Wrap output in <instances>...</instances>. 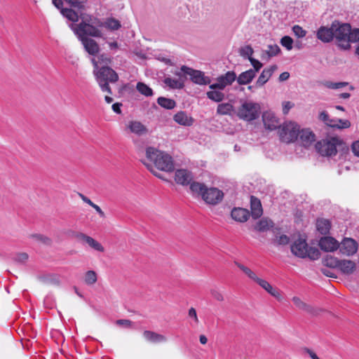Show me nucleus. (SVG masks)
<instances>
[{
  "instance_id": "nucleus-1",
  "label": "nucleus",
  "mask_w": 359,
  "mask_h": 359,
  "mask_svg": "<svg viewBox=\"0 0 359 359\" xmlns=\"http://www.w3.org/2000/svg\"><path fill=\"white\" fill-rule=\"evenodd\" d=\"M146 161H142L143 164L156 177L166 180L163 176L154 169V166L158 170L170 172L175 169L172 158L169 154L160 151L154 147H149L146 149Z\"/></svg>"
},
{
  "instance_id": "nucleus-2",
  "label": "nucleus",
  "mask_w": 359,
  "mask_h": 359,
  "mask_svg": "<svg viewBox=\"0 0 359 359\" xmlns=\"http://www.w3.org/2000/svg\"><path fill=\"white\" fill-rule=\"evenodd\" d=\"M102 26L103 23L100 20L97 19H94L93 20L90 19L88 22L86 20H82L77 25L72 24L70 27L79 39H82L88 38V36L102 37V34L99 28Z\"/></svg>"
},
{
  "instance_id": "nucleus-3",
  "label": "nucleus",
  "mask_w": 359,
  "mask_h": 359,
  "mask_svg": "<svg viewBox=\"0 0 359 359\" xmlns=\"http://www.w3.org/2000/svg\"><path fill=\"white\" fill-rule=\"evenodd\" d=\"M93 73L102 91L112 94L109 83H114L118 80V74L109 66H102L98 70H94Z\"/></svg>"
},
{
  "instance_id": "nucleus-4",
  "label": "nucleus",
  "mask_w": 359,
  "mask_h": 359,
  "mask_svg": "<svg viewBox=\"0 0 359 359\" xmlns=\"http://www.w3.org/2000/svg\"><path fill=\"white\" fill-rule=\"evenodd\" d=\"M344 142L337 137L323 139L316 144L318 152L323 156H335L337 153V147L342 146Z\"/></svg>"
},
{
  "instance_id": "nucleus-5",
  "label": "nucleus",
  "mask_w": 359,
  "mask_h": 359,
  "mask_svg": "<svg viewBox=\"0 0 359 359\" xmlns=\"http://www.w3.org/2000/svg\"><path fill=\"white\" fill-rule=\"evenodd\" d=\"M351 26L348 23H340L338 21L332 22L334 38L337 40L338 46L342 50H349L351 48V44L347 42Z\"/></svg>"
},
{
  "instance_id": "nucleus-6",
  "label": "nucleus",
  "mask_w": 359,
  "mask_h": 359,
  "mask_svg": "<svg viewBox=\"0 0 359 359\" xmlns=\"http://www.w3.org/2000/svg\"><path fill=\"white\" fill-rule=\"evenodd\" d=\"M292 252L297 257L305 258L306 257L311 259H317L320 253L317 248H309L305 239L299 238L291 245Z\"/></svg>"
},
{
  "instance_id": "nucleus-7",
  "label": "nucleus",
  "mask_w": 359,
  "mask_h": 359,
  "mask_svg": "<svg viewBox=\"0 0 359 359\" xmlns=\"http://www.w3.org/2000/svg\"><path fill=\"white\" fill-rule=\"evenodd\" d=\"M260 106L253 102H245L238 109L237 116L246 121H252L259 118Z\"/></svg>"
},
{
  "instance_id": "nucleus-8",
  "label": "nucleus",
  "mask_w": 359,
  "mask_h": 359,
  "mask_svg": "<svg viewBox=\"0 0 359 359\" xmlns=\"http://www.w3.org/2000/svg\"><path fill=\"white\" fill-rule=\"evenodd\" d=\"M299 126L294 122H288L283 124L279 129V135L283 142L289 143L298 139Z\"/></svg>"
},
{
  "instance_id": "nucleus-9",
  "label": "nucleus",
  "mask_w": 359,
  "mask_h": 359,
  "mask_svg": "<svg viewBox=\"0 0 359 359\" xmlns=\"http://www.w3.org/2000/svg\"><path fill=\"white\" fill-rule=\"evenodd\" d=\"M180 70L184 75L189 76L190 80L197 85L204 86L210 85L211 79L205 75L203 72L200 70L194 69L187 66L183 65L181 67Z\"/></svg>"
},
{
  "instance_id": "nucleus-10",
  "label": "nucleus",
  "mask_w": 359,
  "mask_h": 359,
  "mask_svg": "<svg viewBox=\"0 0 359 359\" xmlns=\"http://www.w3.org/2000/svg\"><path fill=\"white\" fill-rule=\"evenodd\" d=\"M236 79V74L233 71H229L226 74L218 76L217 82L209 86L210 89L218 88L224 90L226 86L231 85Z\"/></svg>"
},
{
  "instance_id": "nucleus-11",
  "label": "nucleus",
  "mask_w": 359,
  "mask_h": 359,
  "mask_svg": "<svg viewBox=\"0 0 359 359\" xmlns=\"http://www.w3.org/2000/svg\"><path fill=\"white\" fill-rule=\"evenodd\" d=\"M224 197L223 192L217 188H206L203 200L208 204L216 205L220 203Z\"/></svg>"
},
{
  "instance_id": "nucleus-12",
  "label": "nucleus",
  "mask_w": 359,
  "mask_h": 359,
  "mask_svg": "<svg viewBox=\"0 0 359 359\" xmlns=\"http://www.w3.org/2000/svg\"><path fill=\"white\" fill-rule=\"evenodd\" d=\"M339 252L346 256H352L357 252L358 243L351 238H344L339 244Z\"/></svg>"
},
{
  "instance_id": "nucleus-13",
  "label": "nucleus",
  "mask_w": 359,
  "mask_h": 359,
  "mask_svg": "<svg viewBox=\"0 0 359 359\" xmlns=\"http://www.w3.org/2000/svg\"><path fill=\"white\" fill-rule=\"evenodd\" d=\"M262 120L265 128L269 130H273L280 126L278 118L272 111L264 112Z\"/></svg>"
},
{
  "instance_id": "nucleus-14",
  "label": "nucleus",
  "mask_w": 359,
  "mask_h": 359,
  "mask_svg": "<svg viewBox=\"0 0 359 359\" xmlns=\"http://www.w3.org/2000/svg\"><path fill=\"white\" fill-rule=\"evenodd\" d=\"M277 69L278 66L276 65H273L269 67L264 68L259 76L255 83V86L257 88L262 87L270 79Z\"/></svg>"
},
{
  "instance_id": "nucleus-15",
  "label": "nucleus",
  "mask_w": 359,
  "mask_h": 359,
  "mask_svg": "<svg viewBox=\"0 0 359 359\" xmlns=\"http://www.w3.org/2000/svg\"><path fill=\"white\" fill-rule=\"evenodd\" d=\"M320 249L325 252H333L339 247L338 241L332 237L325 236L319 241Z\"/></svg>"
},
{
  "instance_id": "nucleus-16",
  "label": "nucleus",
  "mask_w": 359,
  "mask_h": 359,
  "mask_svg": "<svg viewBox=\"0 0 359 359\" xmlns=\"http://www.w3.org/2000/svg\"><path fill=\"white\" fill-rule=\"evenodd\" d=\"M175 180L179 184L187 186L189 185L193 180V176L190 171L185 169H179L175 172Z\"/></svg>"
},
{
  "instance_id": "nucleus-17",
  "label": "nucleus",
  "mask_w": 359,
  "mask_h": 359,
  "mask_svg": "<svg viewBox=\"0 0 359 359\" xmlns=\"http://www.w3.org/2000/svg\"><path fill=\"white\" fill-rule=\"evenodd\" d=\"M79 39L81 41L85 50L88 54L95 55L99 53L100 47L95 40L90 38H82Z\"/></svg>"
},
{
  "instance_id": "nucleus-18",
  "label": "nucleus",
  "mask_w": 359,
  "mask_h": 359,
  "mask_svg": "<svg viewBox=\"0 0 359 359\" xmlns=\"http://www.w3.org/2000/svg\"><path fill=\"white\" fill-rule=\"evenodd\" d=\"M317 38L324 43H329L334 39L332 25L330 27L322 26L317 31Z\"/></svg>"
},
{
  "instance_id": "nucleus-19",
  "label": "nucleus",
  "mask_w": 359,
  "mask_h": 359,
  "mask_svg": "<svg viewBox=\"0 0 359 359\" xmlns=\"http://www.w3.org/2000/svg\"><path fill=\"white\" fill-rule=\"evenodd\" d=\"M127 128L130 131L138 136L146 135L148 133V129L141 122L137 121H130L127 124Z\"/></svg>"
},
{
  "instance_id": "nucleus-20",
  "label": "nucleus",
  "mask_w": 359,
  "mask_h": 359,
  "mask_svg": "<svg viewBox=\"0 0 359 359\" xmlns=\"http://www.w3.org/2000/svg\"><path fill=\"white\" fill-rule=\"evenodd\" d=\"M256 283L264 290H265L268 293H269L271 296L276 298L278 300L280 301L282 299L283 297L279 290L276 288H273L272 285L266 280L259 278Z\"/></svg>"
},
{
  "instance_id": "nucleus-21",
  "label": "nucleus",
  "mask_w": 359,
  "mask_h": 359,
  "mask_svg": "<svg viewBox=\"0 0 359 359\" xmlns=\"http://www.w3.org/2000/svg\"><path fill=\"white\" fill-rule=\"evenodd\" d=\"M173 119L176 123L183 126H191L194 122V119L183 111H178L175 114Z\"/></svg>"
},
{
  "instance_id": "nucleus-22",
  "label": "nucleus",
  "mask_w": 359,
  "mask_h": 359,
  "mask_svg": "<svg viewBox=\"0 0 359 359\" xmlns=\"http://www.w3.org/2000/svg\"><path fill=\"white\" fill-rule=\"evenodd\" d=\"M233 219L239 222H246L250 216V212L247 209L242 208H234L231 212Z\"/></svg>"
},
{
  "instance_id": "nucleus-23",
  "label": "nucleus",
  "mask_w": 359,
  "mask_h": 359,
  "mask_svg": "<svg viewBox=\"0 0 359 359\" xmlns=\"http://www.w3.org/2000/svg\"><path fill=\"white\" fill-rule=\"evenodd\" d=\"M298 137H299L302 144L305 147L310 146L315 141V135L309 129L299 130Z\"/></svg>"
},
{
  "instance_id": "nucleus-24",
  "label": "nucleus",
  "mask_w": 359,
  "mask_h": 359,
  "mask_svg": "<svg viewBox=\"0 0 359 359\" xmlns=\"http://www.w3.org/2000/svg\"><path fill=\"white\" fill-rule=\"evenodd\" d=\"M143 337L147 341L151 343H161L167 341V338L164 335L150 330L144 331Z\"/></svg>"
},
{
  "instance_id": "nucleus-25",
  "label": "nucleus",
  "mask_w": 359,
  "mask_h": 359,
  "mask_svg": "<svg viewBox=\"0 0 359 359\" xmlns=\"http://www.w3.org/2000/svg\"><path fill=\"white\" fill-rule=\"evenodd\" d=\"M250 206H251V215L252 217L255 219L259 218L262 215L263 210L262 208V204L260 201L255 197L251 196L250 199Z\"/></svg>"
},
{
  "instance_id": "nucleus-26",
  "label": "nucleus",
  "mask_w": 359,
  "mask_h": 359,
  "mask_svg": "<svg viewBox=\"0 0 359 359\" xmlns=\"http://www.w3.org/2000/svg\"><path fill=\"white\" fill-rule=\"evenodd\" d=\"M280 52V48L276 44L269 45L266 50H263L261 54L262 60L268 61L271 57L277 55Z\"/></svg>"
},
{
  "instance_id": "nucleus-27",
  "label": "nucleus",
  "mask_w": 359,
  "mask_h": 359,
  "mask_svg": "<svg viewBox=\"0 0 359 359\" xmlns=\"http://www.w3.org/2000/svg\"><path fill=\"white\" fill-rule=\"evenodd\" d=\"M292 302L299 309H301L311 315H317L318 312L316 309L312 307L311 305H309L302 302L298 297H294L292 298Z\"/></svg>"
},
{
  "instance_id": "nucleus-28",
  "label": "nucleus",
  "mask_w": 359,
  "mask_h": 359,
  "mask_svg": "<svg viewBox=\"0 0 359 359\" xmlns=\"http://www.w3.org/2000/svg\"><path fill=\"white\" fill-rule=\"evenodd\" d=\"M338 269L344 274H351L355 269V263L351 260L340 259Z\"/></svg>"
},
{
  "instance_id": "nucleus-29",
  "label": "nucleus",
  "mask_w": 359,
  "mask_h": 359,
  "mask_svg": "<svg viewBox=\"0 0 359 359\" xmlns=\"http://www.w3.org/2000/svg\"><path fill=\"white\" fill-rule=\"evenodd\" d=\"M207 187L203 184L198 182L191 181L189 184V189L191 194L194 196H201L203 198Z\"/></svg>"
},
{
  "instance_id": "nucleus-30",
  "label": "nucleus",
  "mask_w": 359,
  "mask_h": 359,
  "mask_svg": "<svg viewBox=\"0 0 359 359\" xmlns=\"http://www.w3.org/2000/svg\"><path fill=\"white\" fill-rule=\"evenodd\" d=\"M255 76L254 72L248 69L240 74L238 77L236 76V80L239 85H246L250 83Z\"/></svg>"
},
{
  "instance_id": "nucleus-31",
  "label": "nucleus",
  "mask_w": 359,
  "mask_h": 359,
  "mask_svg": "<svg viewBox=\"0 0 359 359\" xmlns=\"http://www.w3.org/2000/svg\"><path fill=\"white\" fill-rule=\"evenodd\" d=\"M222 90L218 88L210 89V90L206 93V96L213 102H221L225 99V95Z\"/></svg>"
},
{
  "instance_id": "nucleus-32",
  "label": "nucleus",
  "mask_w": 359,
  "mask_h": 359,
  "mask_svg": "<svg viewBox=\"0 0 359 359\" xmlns=\"http://www.w3.org/2000/svg\"><path fill=\"white\" fill-rule=\"evenodd\" d=\"M316 227L321 234L326 235L330 232L331 223L328 219H318L316 222Z\"/></svg>"
},
{
  "instance_id": "nucleus-33",
  "label": "nucleus",
  "mask_w": 359,
  "mask_h": 359,
  "mask_svg": "<svg viewBox=\"0 0 359 359\" xmlns=\"http://www.w3.org/2000/svg\"><path fill=\"white\" fill-rule=\"evenodd\" d=\"M233 112L234 107L229 102L219 104L217 108V114L219 115L232 116Z\"/></svg>"
},
{
  "instance_id": "nucleus-34",
  "label": "nucleus",
  "mask_w": 359,
  "mask_h": 359,
  "mask_svg": "<svg viewBox=\"0 0 359 359\" xmlns=\"http://www.w3.org/2000/svg\"><path fill=\"white\" fill-rule=\"evenodd\" d=\"M164 83L172 89H182L184 86V81L180 79L165 78Z\"/></svg>"
},
{
  "instance_id": "nucleus-35",
  "label": "nucleus",
  "mask_w": 359,
  "mask_h": 359,
  "mask_svg": "<svg viewBox=\"0 0 359 359\" xmlns=\"http://www.w3.org/2000/svg\"><path fill=\"white\" fill-rule=\"evenodd\" d=\"M273 222L267 218H262L260 219L255 226V229L258 231L263 232L269 230L273 227Z\"/></svg>"
},
{
  "instance_id": "nucleus-36",
  "label": "nucleus",
  "mask_w": 359,
  "mask_h": 359,
  "mask_svg": "<svg viewBox=\"0 0 359 359\" xmlns=\"http://www.w3.org/2000/svg\"><path fill=\"white\" fill-rule=\"evenodd\" d=\"M157 103L163 108L166 109H172L176 106V102L174 100L167 98L165 97H159L157 99Z\"/></svg>"
},
{
  "instance_id": "nucleus-37",
  "label": "nucleus",
  "mask_w": 359,
  "mask_h": 359,
  "mask_svg": "<svg viewBox=\"0 0 359 359\" xmlns=\"http://www.w3.org/2000/svg\"><path fill=\"white\" fill-rule=\"evenodd\" d=\"M61 13L65 18H67L69 20L73 22L79 21V13L72 8L62 9Z\"/></svg>"
},
{
  "instance_id": "nucleus-38",
  "label": "nucleus",
  "mask_w": 359,
  "mask_h": 359,
  "mask_svg": "<svg viewBox=\"0 0 359 359\" xmlns=\"http://www.w3.org/2000/svg\"><path fill=\"white\" fill-rule=\"evenodd\" d=\"M136 88L140 93L146 97H151L154 95L153 90L144 83L138 82Z\"/></svg>"
},
{
  "instance_id": "nucleus-39",
  "label": "nucleus",
  "mask_w": 359,
  "mask_h": 359,
  "mask_svg": "<svg viewBox=\"0 0 359 359\" xmlns=\"http://www.w3.org/2000/svg\"><path fill=\"white\" fill-rule=\"evenodd\" d=\"M235 264L251 280H254L255 283L259 279L257 276L255 274L254 271H252L250 268L244 266L243 264L235 262Z\"/></svg>"
},
{
  "instance_id": "nucleus-40",
  "label": "nucleus",
  "mask_w": 359,
  "mask_h": 359,
  "mask_svg": "<svg viewBox=\"0 0 359 359\" xmlns=\"http://www.w3.org/2000/svg\"><path fill=\"white\" fill-rule=\"evenodd\" d=\"M339 262L340 259L332 255H327L323 260V263L325 266L337 269L339 267Z\"/></svg>"
},
{
  "instance_id": "nucleus-41",
  "label": "nucleus",
  "mask_w": 359,
  "mask_h": 359,
  "mask_svg": "<svg viewBox=\"0 0 359 359\" xmlns=\"http://www.w3.org/2000/svg\"><path fill=\"white\" fill-rule=\"evenodd\" d=\"M97 277L95 271L93 270L88 271L85 274V283L88 285H92L97 282Z\"/></svg>"
},
{
  "instance_id": "nucleus-42",
  "label": "nucleus",
  "mask_w": 359,
  "mask_h": 359,
  "mask_svg": "<svg viewBox=\"0 0 359 359\" xmlns=\"http://www.w3.org/2000/svg\"><path fill=\"white\" fill-rule=\"evenodd\" d=\"M86 243L90 247L92 248L93 249L98 251V252H103L104 251V247L102 245L101 243H100L98 241H97L96 240H95L92 237H89V238L88 239Z\"/></svg>"
},
{
  "instance_id": "nucleus-43",
  "label": "nucleus",
  "mask_w": 359,
  "mask_h": 359,
  "mask_svg": "<svg viewBox=\"0 0 359 359\" xmlns=\"http://www.w3.org/2000/svg\"><path fill=\"white\" fill-rule=\"evenodd\" d=\"M72 7L81 10L85 8V6L87 3V0H65Z\"/></svg>"
},
{
  "instance_id": "nucleus-44",
  "label": "nucleus",
  "mask_w": 359,
  "mask_h": 359,
  "mask_svg": "<svg viewBox=\"0 0 359 359\" xmlns=\"http://www.w3.org/2000/svg\"><path fill=\"white\" fill-rule=\"evenodd\" d=\"M31 237L36 241L43 243L47 245H50L52 243V241L50 238L42 234H32L31 235Z\"/></svg>"
},
{
  "instance_id": "nucleus-45",
  "label": "nucleus",
  "mask_w": 359,
  "mask_h": 359,
  "mask_svg": "<svg viewBox=\"0 0 359 359\" xmlns=\"http://www.w3.org/2000/svg\"><path fill=\"white\" fill-rule=\"evenodd\" d=\"M358 41H359V29H351L348 35L347 42L350 44V43Z\"/></svg>"
},
{
  "instance_id": "nucleus-46",
  "label": "nucleus",
  "mask_w": 359,
  "mask_h": 359,
  "mask_svg": "<svg viewBox=\"0 0 359 359\" xmlns=\"http://www.w3.org/2000/svg\"><path fill=\"white\" fill-rule=\"evenodd\" d=\"M253 53L254 50L250 45L242 47L240 49V55L243 57H247L248 60L249 58L252 57V55Z\"/></svg>"
},
{
  "instance_id": "nucleus-47",
  "label": "nucleus",
  "mask_w": 359,
  "mask_h": 359,
  "mask_svg": "<svg viewBox=\"0 0 359 359\" xmlns=\"http://www.w3.org/2000/svg\"><path fill=\"white\" fill-rule=\"evenodd\" d=\"M105 26L111 30H117L121 27V23L114 18H109L105 22Z\"/></svg>"
},
{
  "instance_id": "nucleus-48",
  "label": "nucleus",
  "mask_w": 359,
  "mask_h": 359,
  "mask_svg": "<svg viewBox=\"0 0 359 359\" xmlns=\"http://www.w3.org/2000/svg\"><path fill=\"white\" fill-rule=\"evenodd\" d=\"M249 61L250 62L252 66L253 67L252 69H250L254 72L255 74L256 75L257 73L261 69L263 65L261 62H259L257 59H255L254 57L249 58Z\"/></svg>"
},
{
  "instance_id": "nucleus-49",
  "label": "nucleus",
  "mask_w": 359,
  "mask_h": 359,
  "mask_svg": "<svg viewBox=\"0 0 359 359\" xmlns=\"http://www.w3.org/2000/svg\"><path fill=\"white\" fill-rule=\"evenodd\" d=\"M280 43L287 50H290L292 48L293 40L290 36H285L281 39Z\"/></svg>"
},
{
  "instance_id": "nucleus-50",
  "label": "nucleus",
  "mask_w": 359,
  "mask_h": 359,
  "mask_svg": "<svg viewBox=\"0 0 359 359\" xmlns=\"http://www.w3.org/2000/svg\"><path fill=\"white\" fill-rule=\"evenodd\" d=\"M211 296L218 302H223L224 298L222 293L217 289L212 288L210 290Z\"/></svg>"
},
{
  "instance_id": "nucleus-51",
  "label": "nucleus",
  "mask_w": 359,
  "mask_h": 359,
  "mask_svg": "<svg viewBox=\"0 0 359 359\" xmlns=\"http://www.w3.org/2000/svg\"><path fill=\"white\" fill-rule=\"evenodd\" d=\"M292 32L298 38H302L305 36L306 32L303 29V28L299 25H294L292 27Z\"/></svg>"
},
{
  "instance_id": "nucleus-52",
  "label": "nucleus",
  "mask_w": 359,
  "mask_h": 359,
  "mask_svg": "<svg viewBox=\"0 0 359 359\" xmlns=\"http://www.w3.org/2000/svg\"><path fill=\"white\" fill-rule=\"evenodd\" d=\"M319 118L320 120L324 121L327 125L331 127L335 126V123H332V120L330 119L329 115L325 111H322L319 115Z\"/></svg>"
},
{
  "instance_id": "nucleus-53",
  "label": "nucleus",
  "mask_w": 359,
  "mask_h": 359,
  "mask_svg": "<svg viewBox=\"0 0 359 359\" xmlns=\"http://www.w3.org/2000/svg\"><path fill=\"white\" fill-rule=\"evenodd\" d=\"M98 62L102 66H108L111 63V58L107 55L102 54L98 57Z\"/></svg>"
},
{
  "instance_id": "nucleus-54",
  "label": "nucleus",
  "mask_w": 359,
  "mask_h": 359,
  "mask_svg": "<svg viewBox=\"0 0 359 359\" xmlns=\"http://www.w3.org/2000/svg\"><path fill=\"white\" fill-rule=\"evenodd\" d=\"M28 259V255L25 252H22L16 255L14 260L18 263H25Z\"/></svg>"
},
{
  "instance_id": "nucleus-55",
  "label": "nucleus",
  "mask_w": 359,
  "mask_h": 359,
  "mask_svg": "<svg viewBox=\"0 0 359 359\" xmlns=\"http://www.w3.org/2000/svg\"><path fill=\"white\" fill-rule=\"evenodd\" d=\"M338 121H339V124H335V126H334L337 128H339V129L348 128L351 126V123L348 120L339 119Z\"/></svg>"
},
{
  "instance_id": "nucleus-56",
  "label": "nucleus",
  "mask_w": 359,
  "mask_h": 359,
  "mask_svg": "<svg viewBox=\"0 0 359 359\" xmlns=\"http://www.w3.org/2000/svg\"><path fill=\"white\" fill-rule=\"evenodd\" d=\"M290 238L286 235H281L276 237V242L278 245H286L289 243Z\"/></svg>"
},
{
  "instance_id": "nucleus-57",
  "label": "nucleus",
  "mask_w": 359,
  "mask_h": 359,
  "mask_svg": "<svg viewBox=\"0 0 359 359\" xmlns=\"http://www.w3.org/2000/svg\"><path fill=\"white\" fill-rule=\"evenodd\" d=\"M116 324L119 326H124L126 327H131L133 322L128 319H120L116 321Z\"/></svg>"
},
{
  "instance_id": "nucleus-58",
  "label": "nucleus",
  "mask_w": 359,
  "mask_h": 359,
  "mask_svg": "<svg viewBox=\"0 0 359 359\" xmlns=\"http://www.w3.org/2000/svg\"><path fill=\"white\" fill-rule=\"evenodd\" d=\"M346 82L330 83L327 86L332 89H338L347 86Z\"/></svg>"
},
{
  "instance_id": "nucleus-59",
  "label": "nucleus",
  "mask_w": 359,
  "mask_h": 359,
  "mask_svg": "<svg viewBox=\"0 0 359 359\" xmlns=\"http://www.w3.org/2000/svg\"><path fill=\"white\" fill-rule=\"evenodd\" d=\"M351 150L355 156L359 157V140H356L352 143Z\"/></svg>"
},
{
  "instance_id": "nucleus-60",
  "label": "nucleus",
  "mask_w": 359,
  "mask_h": 359,
  "mask_svg": "<svg viewBox=\"0 0 359 359\" xmlns=\"http://www.w3.org/2000/svg\"><path fill=\"white\" fill-rule=\"evenodd\" d=\"M189 316L190 318H192L194 320L196 323H198V317H197L196 311V309L194 308H191L189 310Z\"/></svg>"
},
{
  "instance_id": "nucleus-61",
  "label": "nucleus",
  "mask_w": 359,
  "mask_h": 359,
  "mask_svg": "<svg viewBox=\"0 0 359 359\" xmlns=\"http://www.w3.org/2000/svg\"><path fill=\"white\" fill-rule=\"evenodd\" d=\"M293 107V104L290 102H285L283 105V112L284 114L288 113L289 110Z\"/></svg>"
},
{
  "instance_id": "nucleus-62",
  "label": "nucleus",
  "mask_w": 359,
  "mask_h": 359,
  "mask_svg": "<svg viewBox=\"0 0 359 359\" xmlns=\"http://www.w3.org/2000/svg\"><path fill=\"white\" fill-rule=\"evenodd\" d=\"M89 236H87L86 235L85 233H77L76 234V238L80 241H83L85 243L87 242L88 239L89 238Z\"/></svg>"
},
{
  "instance_id": "nucleus-63",
  "label": "nucleus",
  "mask_w": 359,
  "mask_h": 359,
  "mask_svg": "<svg viewBox=\"0 0 359 359\" xmlns=\"http://www.w3.org/2000/svg\"><path fill=\"white\" fill-rule=\"evenodd\" d=\"M304 351L305 353H308V355L311 357V359H320L317 354L310 348H305Z\"/></svg>"
},
{
  "instance_id": "nucleus-64",
  "label": "nucleus",
  "mask_w": 359,
  "mask_h": 359,
  "mask_svg": "<svg viewBox=\"0 0 359 359\" xmlns=\"http://www.w3.org/2000/svg\"><path fill=\"white\" fill-rule=\"evenodd\" d=\"M121 106H122L121 103L116 102V103H114V104H112L111 107H112L113 111L115 113L120 114H121Z\"/></svg>"
}]
</instances>
